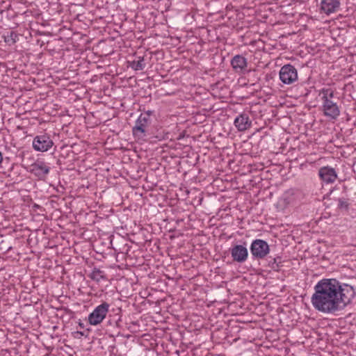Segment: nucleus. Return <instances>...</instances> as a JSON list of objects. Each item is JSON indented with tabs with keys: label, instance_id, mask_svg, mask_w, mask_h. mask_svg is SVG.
Instances as JSON below:
<instances>
[{
	"label": "nucleus",
	"instance_id": "obj_15",
	"mask_svg": "<svg viewBox=\"0 0 356 356\" xmlns=\"http://www.w3.org/2000/svg\"><path fill=\"white\" fill-rule=\"evenodd\" d=\"M267 266L275 271H278L282 263V258L279 256L275 257H269L266 259Z\"/></svg>",
	"mask_w": 356,
	"mask_h": 356
},
{
	"label": "nucleus",
	"instance_id": "obj_16",
	"mask_svg": "<svg viewBox=\"0 0 356 356\" xmlns=\"http://www.w3.org/2000/svg\"><path fill=\"white\" fill-rule=\"evenodd\" d=\"M129 65L136 71L143 70L145 67L144 57L138 56V60L130 62Z\"/></svg>",
	"mask_w": 356,
	"mask_h": 356
},
{
	"label": "nucleus",
	"instance_id": "obj_22",
	"mask_svg": "<svg viewBox=\"0 0 356 356\" xmlns=\"http://www.w3.org/2000/svg\"><path fill=\"white\" fill-rule=\"evenodd\" d=\"M3 161V155L2 153L0 152V163Z\"/></svg>",
	"mask_w": 356,
	"mask_h": 356
},
{
	"label": "nucleus",
	"instance_id": "obj_5",
	"mask_svg": "<svg viewBox=\"0 0 356 356\" xmlns=\"http://www.w3.org/2000/svg\"><path fill=\"white\" fill-rule=\"evenodd\" d=\"M139 115L138 118L136 121L135 126L132 128L133 135L138 139H143L145 140V138L149 135L148 127L151 124V119L145 118Z\"/></svg>",
	"mask_w": 356,
	"mask_h": 356
},
{
	"label": "nucleus",
	"instance_id": "obj_23",
	"mask_svg": "<svg viewBox=\"0 0 356 356\" xmlns=\"http://www.w3.org/2000/svg\"><path fill=\"white\" fill-rule=\"evenodd\" d=\"M79 326L82 328L83 327V325L80 324Z\"/></svg>",
	"mask_w": 356,
	"mask_h": 356
},
{
	"label": "nucleus",
	"instance_id": "obj_6",
	"mask_svg": "<svg viewBox=\"0 0 356 356\" xmlns=\"http://www.w3.org/2000/svg\"><path fill=\"white\" fill-rule=\"evenodd\" d=\"M33 148L37 152H47L54 145V142L47 134L36 136L33 140Z\"/></svg>",
	"mask_w": 356,
	"mask_h": 356
},
{
	"label": "nucleus",
	"instance_id": "obj_12",
	"mask_svg": "<svg viewBox=\"0 0 356 356\" xmlns=\"http://www.w3.org/2000/svg\"><path fill=\"white\" fill-rule=\"evenodd\" d=\"M234 124L239 131H244L251 127L252 121L248 114L241 113L235 118Z\"/></svg>",
	"mask_w": 356,
	"mask_h": 356
},
{
	"label": "nucleus",
	"instance_id": "obj_1",
	"mask_svg": "<svg viewBox=\"0 0 356 356\" xmlns=\"http://www.w3.org/2000/svg\"><path fill=\"white\" fill-rule=\"evenodd\" d=\"M355 296L353 286L337 279H322L314 286L311 302L319 312L333 314L343 309Z\"/></svg>",
	"mask_w": 356,
	"mask_h": 356
},
{
	"label": "nucleus",
	"instance_id": "obj_8",
	"mask_svg": "<svg viewBox=\"0 0 356 356\" xmlns=\"http://www.w3.org/2000/svg\"><path fill=\"white\" fill-rule=\"evenodd\" d=\"M49 170L50 168L42 161H37L30 166V172L40 180L45 179Z\"/></svg>",
	"mask_w": 356,
	"mask_h": 356
},
{
	"label": "nucleus",
	"instance_id": "obj_13",
	"mask_svg": "<svg viewBox=\"0 0 356 356\" xmlns=\"http://www.w3.org/2000/svg\"><path fill=\"white\" fill-rule=\"evenodd\" d=\"M339 6V0H322L321 3V12L327 15L336 12Z\"/></svg>",
	"mask_w": 356,
	"mask_h": 356
},
{
	"label": "nucleus",
	"instance_id": "obj_14",
	"mask_svg": "<svg viewBox=\"0 0 356 356\" xmlns=\"http://www.w3.org/2000/svg\"><path fill=\"white\" fill-rule=\"evenodd\" d=\"M88 277L97 282L107 280L105 272L97 268H94L90 275H88Z\"/></svg>",
	"mask_w": 356,
	"mask_h": 356
},
{
	"label": "nucleus",
	"instance_id": "obj_7",
	"mask_svg": "<svg viewBox=\"0 0 356 356\" xmlns=\"http://www.w3.org/2000/svg\"><path fill=\"white\" fill-rule=\"evenodd\" d=\"M280 79L284 84L293 83L298 79L297 70L291 64L284 65L280 70Z\"/></svg>",
	"mask_w": 356,
	"mask_h": 356
},
{
	"label": "nucleus",
	"instance_id": "obj_9",
	"mask_svg": "<svg viewBox=\"0 0 356 356\" xmlns=\"http://www.w3.org/2000/svg\"><path fill=\"white\" fill-rule=\"evenodd\" d=\"M232 260L234 261L242 264L244 263L248 257V250L243 245H234L229 248Z\"/></svg>",
	"mask_w": 356,
	"mask_h": 356
},
{
	"label": "nucleus",
	"instance_id": "obj_10",
	"mask_svg": "<svg viewBox=\"0 0 356 356\" xmlns=\"http://www.w3.org/2000/svg\"><path fill=\"white\" fill-rule=\"evenodd\" d=\"M230 64L234 71L238 74H244L248 70V60L245 57L242 55H235L231 60Z\"/></svg>",
	"mask_w": 356,
	"mask_h": 356
},
{
	"label": "nucleus",
	"instance_id": "obj_3",
	"mask_svg": "<svg viewBox=\"0 0 356 356\" xmlns=\"http://www.w3.org/2000/svg\"><path fill=\"white\" fill-rule=\"evenodd\" d=\"M250 253L256 259H264L270 252L268 243L262 239L254 240L250 247Z\"/></svg>",
	"mask_w": 356,
	"mask_h": 356
},
{
	"label": "nucleus",
	"instance_id": "obj_11",
	"mask_svg": "<svg viewBox=\"0 0 356 356\" xmlns=\"http://www.w3.org/2000/svg\"><path fill=\"white\" fill-rule=\"evenodd\" d=\"M318 175L321 181L325 184H332L337 179V174L334 168L324 166L319 169Z\"/></svg>",
	"mask_w": 356,
	"mask_h": 356
},
{
	"label": "nucleus",
	"instance_id": "obj_4",
	"mask_svg": "<svg viewBox=\"0 0 356 356\" xmlns=\"http://www.w3.org/2000/svg\"><path fill=\"white\" fill-rule=\"evenodd\" d=\"M109 307L110 305L106 302H103L101 305L97 306L89 314L88 317V323L92 325L100 324L106 318Z\"/></svg>",
	"mask_w": 356,
	"mask_h": 356
},
{
	"label": "nucleus",
	"instance_id": "obj_21",
	"mask_svg": "<svg viewBox=\"0 0 356 356\" xmlns=\"http://www.w3.org/2000/svg\"><path fill=\"white\" fill-rule=\"evenodd\" d=\"M153 111H145L144 113H141L140 115L143 117H146L145 118L151 119L150 117L152 115Z\"/></svg>",
	"mask_w": 356,
	"mask_h": 356
},
{
	"label": "nucleus",
	"instance_id": "obj_2",
	"mask_svg": "<svg viewBox=\"0 0 356 356\" xmlns=\"http://www.w3.org/2000/svg\"><path fill=\"white\" fill-rule=\"evenodd\" d=\"M321 100V111L324 116L330 120H337L340 115V108L337 102L333 101L334 91L330 88H323L318 91Z\"/></svg>",
	"mask_w": 356,
	"mask_h": 356
},
{
	"label": "nucleus",
	"instance_id": "obj_17",
	"mask_svg": "<svg viewBox=\"0 0 356 356\" xmlns=\"http://www.w3.org/2000/svg\"><path fill=\"white\" fill-rule=\"evenodd\" d=\"M148 136H149L148 139L152 143H155L156 141H161V140H165L167 138V135L164 134L163 133H159L156 135H150L149 134Z\"/></svg>",
	"mask_w": 356,
	"mask_h": 356
},
{
	"label": "nucleus",
	"instance_id": "obj_19",
	"mask_svg": "<svg viewBox=\"0 0 356 356\" xmlns=\"http://www.w3.org/2000/svg\"><path fill=\"white\" fill-rule=\"evenodd\" d=\"M246 73L252 75V79L251 80L250 79H248V81H252V85H254L259 81L260 78L257 76V73L255 70H249Z\"/></svg>",
	"mask_w": 356,
	"mask_h": 356
},
{
	"label": "nucleus",
	"instance_id": "obj_20",
	"mask_svg": "<svg viewBox=\"0 0 356 356\" xmlns=\"http://www.w3.org/2000/svg\"><path fill=\"white\" fill-rule=\"evenodd\" d=\"M338 207L341 209H342V208L348 209V203L346 200L340 198V199H339Z\"/></svg>",
	"mask_w": 356,
	"mask_h": 356
},
{
	"label": "nucleus",
	"instance_id": "obj_18",
	"mask_svg": "<svg viewBox=\"0 0 356 356\" xmlns=\"http://www.w3.org/2000/svg\"><path fill=\"white\" fill-rule=\"evenodd\" d=\"M17 38V35L15 32L11 31L10 34L5 37V42L9 44H13L16 42Z\"/></svg>",
	"mask_w": 356,
	"mask_h": 356
}]
</instances>
